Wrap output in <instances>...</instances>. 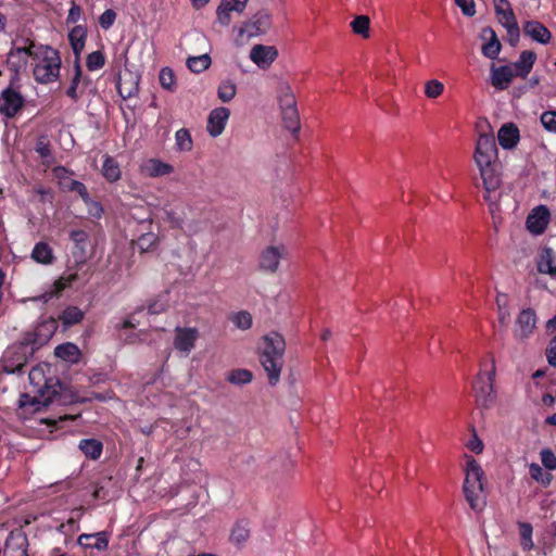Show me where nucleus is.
I'll list each match as a JSON object with an SVG mask.
<instances>
[{
	"instance_id": "1",
	"label": "nucleus",
	"mask_w": 556,
	"mask_h": 556,
	"mask_svg": "<svg viewBox=\"0 0 556 556\" xmlns=\"http://www.w3.org/2000/svg\"><path fill=\"white\" fill-rule=\"evenodd\" d=\"M473 160L479 168V174L482 179L483 188L485 190L484 199L490 204V211L494 214L498 211L497 190L502 184L497 147L493 136L482 134L480 135L473 154Z\"/></svg>"
},
{
	"instance_id": "2",
	"label": "nucleus",
	"mask_w": 556,
	"mask_h": 556,
	"mask_svg": "<svg viewBox=\"0 0 556 556\" xmlns=\"http://www.w3.org/2000/svg\"><path fill=\"white\" fill-rule=\"evenodd\" d=\"M264 341L265 348L261 354L260 361L264 370L267 372L269 384L275 386L280 379L286 343L283 338L277 332L265 336Z\"/></svg>"
},
{
	"instance_id": "3",
	"label": "nucleus",
	"mask_w": 556,
	"mask_h": 556,
	"mask_svg": "<svg viewBox=\"0 0 556 556\" xmlns=\"http://www.w3.org/2000/svg\"><path fill=\"white\" fill-rule=\"evenodd\" d=\"M484 472L478 462L467 456L463 492L470 508L480 511L485 506L482 477Z\"/></svg>"
},
{
	"instance_id": "4",
	"label": "nucleus",
	"mask_w": 556,
	"mask_h": 556,
	"mask_svg": "<svg viewBox=\"0 0 556 556\" xmlns=\"http://www.w3.org/2000/svg\"><path fill=\"white\" fill-rule=\"evenodd\" d=\"M30 382L37 388L38 395L31 399V402H27L28 395L23 394L20 401L21 406L30 404L35 406V409H39L40 406H47L54 401L60 394L61 384L59 380L52 378H46L42 367H35L29 371L28 376Z\"/></svg>"
},
{
	"instance_id": "5",
	"label": "nucleus",
	"mask_w": 556,
	"mask_h": 556,
	"mask_svg": "<svg viewBox=\"0 0 556 556\" xmlns=\"http://www.w3.org/2000/svg\"><path fill=\"white\" fill-rule=\"evenodd\" d=\"M61 59L56 50L45 48L41 58L34 67L35 79L41 84L52 83L60 74Z\"/></svg>"
},
{
	"instance_id": "6",
	"label": "nucleus",
	"mask_w": 556,
	"mask_h": 556,
	"mask_svg": "<svg viewBox=\"0 0 556 556\" xmlns=\"http://www.w3.org/2000/svg\"><path fill=\"white\" fill-rule=\"evenodd\" d=\"M495 367L482 375H478L473 384V394L477 407L480 409H490L496 403V392L494 389Z\"/></svg>"
},
{
	"instance_id": "7",
	"label": "nucleus",
	"mask_w": 556,
	"mask_h": 556,
	"mask_svg": "<svg viewBox=\"0 0 556 556\" xmlns=\"http://www.w3.org/2000/svg\"><path fill=\"white\" fill-rule=\"evenodd\" d=\"M25 99L20 91L8 87L0 93V114L13 118L24 108Z\"/></svg>"
},
{
	"instance_id": "8",
	"label": "nucleus",
	"mask_w": 556,
	"mask_h": 556,
	"mask_svg": "<svg viewBox=\"0 0 556 556\" xmlns=\"http://www.w3.org/2000/svg\"><path fill=\"white\" fill-rule=\"evenodd\" d=\"M198 338L197 328L176 327L174 348L187 356L194 349Z\"/></svg>"
},
{
	"instance_id": "9",
	"label": "nucleus",
	"mask_w": 556,
	"mask_h": 556,
	"mask_svg": "<svg viewBox=\"0 0 556 556\" xmlns=\"http://www.w3.org/2000/svg\"><path fill=\"white\" fill-rule=\"evenodd\" d=\"M28 540L23 531H12L5 540L3 556H28Z\"/></svg>"
},
{
	"instance_id": "10",
	"label": "nucleus",
	"mask_w": 556,
	"mask_h": 556,
	"mask_svg": "<svg viewBox=\"0 0 556 556\" xmlns=\"http://www.w3.org/2000/svg\"><path fill=\"white\" fill-rule=\"evenodd\" d=\"M270 27V16L266 11L257 12L244 26L240 29L241 35L247 37H255L265 34Z\"/></svg>"
},
{
	"instance_id": "11",
	"label": "nucleus",
	"mask_w": 556,
	"mask_h": 556,
	"mask_svg": "<svg viewBox=\"0 0 556 556\" xmlns=\"http://www.w3.org/2000/svg\"><path fill=\"white\" fill-rule=\"evenodd\" d=\"M229 116L230 111L225 106H219L212 110L207 117V132L214 138L222 135L229 119Z\"/></svg>"
},
{
	"instance_id": "12",
	"label": "nucleus",
	"mask_w": 556,
	"mask_h": 556,
	"mask_svg": "<svg viewBox=\"0 0 556 556\" xmlns=\"http://www.w3.org/2000/svg\"><path fill=\"white\" fill-rule=\"evenodd\" d=\"M536 316L533 309L527 308L520 312L516 319L515 336L519 340L528 338L534 330Z\"/></svg>"
},
{
	"instance_id": "13",
	"label": "nucleus",
	"mask_w": 556,
	"mask_h": 556,
	"mask_svg": "<svg viewBox=\"0 0 556 556\" xmlns=\"http://www.w3.org/2000/svg\"><path fill=\"white\" fill-rule=\"evenodd\" d=\"M278 51L273 46L255 45L250 51V59L261 68H267L277 59Z\"/></svg>"
},
{
	"instance_id": "14",
	"label": "nucleus",
	"mask_w": 556,
	"mask_h": 556,
	"mask_svg": "<svg viewBox=\"0 0 556 556\" xmlns=\"http://www.w3.org/2000/svg\"><path fill=\"white\" fill-rule=\"evenodd\" d=\"M480 38L484 41L481 48L482 54L488 59L495 60L501 52L502 45L494 29L489 26L482 28Z\"/></svg>"
},
{
	"instance_id": "15",
	"label": "nucleus",
	"mask_w": 556,
	"mask_h": 556,
	"mask_svg": "<svg viewBox=\"0 0 556 556\" xmlns=\"http://www.w3.org/2000/svg\"><path fill=\"white\" fill-rule=\"evenodd\" d=\"M549 220V212L548 210L541 205L532 211V213L527 218V228L530 232L534 235H541L544 232L548 225Z\"/></svg>"
},
{
	"instance_id": "16",
	"label": "nucleus",
	"mask_w": 556,
	"mask_h": 556,
	"mask_svg": "<svg viewBox=\"0 0 556 556\" xmlns=\"http://www.w3.org/2000/svg\"><path fill=\"white\" fill-rule=\"evenodd\" d=\"M70 238L74 243L73 256L78 264H85L88 255L86 251L89 235L83 229H73L70 231Z\"/></svg>"
},
{
	"instance_id": "17",
	"label": "nucleus",
	"mask_w": 556,
	"mask_h": 556,
	"mask_svg": "<svg viewBox=\"0 0 556 556\" xmlns=\"http://www.w3.org/2000/svg\"><path fill=\"white\" fill-rule=\"evenodd\" d=\"M285 253V247H268L260 257V267L263 270L275 273L278 269L280 258Z\"/></svg>"
},
{
	"instance_id": "18",
	"label": "nucleus",
	"mask_w": 556,
	"mask_h": 556,
	"mask_svg": "<svg viewBox=\"0 0 556 556\" xmlns=\"http://www.w3.org/2000/svg\"><path fill=\"white\" fill-rule=\"evenodd\" d=\"M34 47L35 45L30 43L28 47H18L11 49V51L8 54V64L15 72L25 68L28 63V59L33 55L37 56V54L33 51Z\"/></svg>"
},
{
	"instance_id": "19",
	"label": "nucleus",
	"mask_w": 556,
	"mask_h": 556,
	"mask_svg": "<svg viewBox=\"0 0 556 556\" xmlns=\"http://www.w3.org/2000/svg\"><path fill=\"white\" fill-rule=\"evenodd\" d=\"M515 76L513 66L491 67V84L496 90L507 89Z\"/></svg>"
},
{
	"instance_id": "20",
	"label": "nucleus",
	"mask_w": 556,
	"mask_h": 556,
	"mask_svg": "<svg viewBox=\"0 0 556 556\" xmlns=\"http://www.w3.org/2000/svg\"><path fill=\"white\" fill-rule=\"evenodd\" d=\"M77 542L84 548L105 551L109 546V534L105 531L92 534L84 533L78 536Z\"/></svg>"
},
{
	"instance_id": "21",
	"label": "nucleus",
	"mask_w": 556,
	"mask_h": 556,
	"mask_svg": "<svg viewBox=\"0 0 556 556\" xmlns=\"http://www.w3.org/2000/svg\"><path fill=\"white\" fill-rule=\"evenodd\" d=\"M538 270L556 278V253L552 248H544L539 254Z\"/></svg>"
},
{
	"instance_id": "22",
	"label": "nucleus",
	"mask_w": 556,
	"mask_h": 556,
	"mask_svg": "<svg viewBox=\"0 0 556 556\" xmlns=\"http://www.w3.org/2000/svg\"><path fill=\"white\" fill-rule=\"evenodd\" d=\"M523 31L533 40L546 45L552 38L551 31L540 22L528 21L523 26Z\"/></svg>"
},
{
	"instance_id": "23",
	"label": "nucleus",
	"mask_w": 556,
	"mask_h": 556,
	"mask_svg": "<svg viewBox=\"0 0 556 556\" xmlns=\"http://www.w3.org/2000/svg\"><path fill=\"white\" fill-rule=\"evenodd\" d=\"M536 60V55L533 51L526 50L522 51L519 59L513 63L510 66L514 67V72L516 76L521 78H526L528 74L531 72L533 64Z\"/></svg>"
},
{
	"instance_id": "24",
	"label": "nucleus",
	"mask_w": 556,
	"mask_h": 556,
	"mask_svg": "<svg viewBox=\"0 0 556 556\" xmlns=\"http://www.w3.org/2000/svg\"><path fill=\"white\" fill-rule=\"evenodd\" d=\"M497 139L502 148H514L519 140V130L517 126L511 123L503 125L497 132Z\"/></svg>"
},
{
	"instance_id": "25",
	"label": "nucleus",
	"mask_w": 556,
	"mask_h": 556,
	"mask_svg": "<svg viewBox=\"0 0 556 556\" xmlns=\"http://www.w3.org/2000/svg\"><path fill=\"white\" fill-rule=\"evenodd\" d=\"M87 37V28L83 25H77L68 34V40L73 52L75 54V62H79L80 53L84 50Z\"/></svg>"
},
{
	"instance_id": "26",
	"label": "nucleus",
	"mask_w": 556,
	"mask_h": 556,
	"mask_svg": "<svg viewBox=\"0 0 556 556\" xmlns=\"http://www.w3.org/2000/svg\"><path fill=\"white\" fill-rule=\"evenodd\" d=\"M143 172L150 177H161L174 172V167L157 159H150L142 165Z\"/></svg>"
},
{
	"instance_id": "27",
	"label": "nucleus",
	"mask_w": 556,
	"mask_h": 556,
	"mask_svg": "<svg viewBox=\"0 0 556 556\" xmlns=\"http://www.w3.org/2000/svg\"><path fill=\"white\" fill-rule=\"evenodd\" d=\"M285 127L292 134H298L300 130V117L296 110V104L280 105Z\"/></svg>"
},
{
	"instance_id": "28",
	"label": "nucleus",
	"mask_w": 556,
	"mask_h": 556,
	"mask_svg": "<svg viewBox=\"0 0 556 556\" xmlns=\"http://www.w3.org/2000/svg\"><path fill=\"white\" fill-rule=\"evenodd\" d=\"M250 538V525L245 519L236 521L230 531V542L237 546H242Z\"/></svg>"
},
{
	"instance_id": "29",
	"label": "nucleus",
	"mask_w": 556,
	"mask_h": 556,
	"mask_svg": "<svg viewBox=\"0 0 556 556\" xmlns=\"http://www.w3.org/2000/svg\"><path fill=\"white\" fill-rule=\"evenodd\" d=\"M117 90L123 99H129L139 91V78L129 74V78L121 77L117 83Z\"/></svg>"
},
{
	"instance_id": "30",
	"label": "nucleus",
	"mask_w": 556,
	"mask_h": 556,
	"mask_svg": "<svg viewBox=\"0 0 556 556\" xmlns=\"http://www.w3.org/2000/svg\"><path fill=\"white\" fill-rule=\"evenodd\" d=\"M54 354L56 357L73 364L77 363L81 355L78 346L71 342L58 345L54 350Z\"/></svg>"
},
{
	"instance_id": "31",
	"label": "nucleus",
	"mask_w": 556,
	"mask_h": 556,
	"mask_svg": "<svg viewBox=\"0 0 556 556\" xmlns=\"http://www.w3.org/2000/svg\"><path fill=\"white\" fill-rule=\"evenodd\" d=\"M31 258L39 264L50 265L54 261L53 250L46 242H38L31 251Z\"/></svg>"
},
{
	"instance_id": "32",
	"label": "nucleus",
	"mask_w": 556,
	"mask_h": 556,
	"mask_svg": "<svg viewBox=\"0 0 556 556\" xmlns=\"http://www.w3.org/2000/svg\"><path fill=\"white\" fill-rule=\"evenodd\" d=\"M78 448L84 453L86 457L96 460L101 456L103 445L97 439H84L79 442Z\"/></svg>"
},
{
	"instance_id": "33",
	"label": "nucleus",
	"mask_w": 556,
	"mask_h": 556,
	"mask_svg": "<svg viewBox=\"0 0 556 556\" xmlns=\"http://www.w3.org/2000/svg\"><path fill=\"white\" fill-rule=\"evenodd\" d=\"M74 77L72 78L71 85L66 90V94L73 100L77 101L84 93V88H80L81 83V67L79 62H74Z\"/></svg>"
},
{
	"instance_id": "34",
	"label": "nucleus",
	"mask_w": 556,
	"mask_h": 556,
	"mask_svg": "<svg viewBox=\"0 0 556 556\" xmlns=\"http://www.w3.org/2000/svg\"><path fill=\"white\" fill-rule=\"evenodd\" d=\"M175 144L177 150L189 152L192 150L193 141L190 131L187 128H180L175 134Z\"/></svg>"
},
{
	"instance_id": "35",
	"label": "nucleus",
	"mask_w": 556,
	"mask_h": 556,
	"mask_svg": "<svg viewBox=\"0 0 556 556\" xmlns=\"http://www.w3.org/2000/svg\"><path fill=\"white\" fill-rule=\"evenodd\" d=\"M211 65V56L207 53L189 56L187 60L188 68L193 73H202Z\"/></svg>"
},
{
	"instance_id": "36",
	"label": "nucleus",
	"mask_w": 556,
	"mask_h": 556,
	"mask_svg": "<svg viewBox=\"0 0 556 556\" xmlns=\"http://www.w3.org/2000/svg\"><path fill=\"white\" fill-rule=\"evenodd\" d=\"M84 318V312L76 306L66 307L60 319L65 326H73L80 323Z\"/></svg>"
},
{
	"instance_id": "37",
	"label": "nucleus",
	"mask_w": 556,
	"mask_h": 556,
	"mask_svg": "<svg viewBox=\"0 0 556 556\" xmlns=\"http://www.w3.org/2000/svg\"><path fill=\"white\" fill-rule=\"evenodd\" d=\"M102 172H103L104 177L110 181H116L121 177V170H119L118 164L111 156L105 157V160L103 162V166H102Z\"/></svg>"
},
{
	"instance_id": "38",
	"label": "nucleus",
	"mask_w": 556,
	"mask_h": 556,
	"mask_svg": "<svg viewBox=\"0 0 556 556\" xmlns=\"http://www.w3.org/2000/svg\"><path fill=\"white\" fill-rule=\"evenodd\" d=\"M237 93V86L231 80H224L219 84L217 96L223 102H230Z\"/></svg>"
},
{
	"instance_id": "39",
	"label": "nucleus",
	"mask_w": 556,
	"mask_h": 556,
	"mask_svg": "<svg viewBox=\"0 0 556 556\" xmlns=\"http://www.w3.org/2000/svg\"><path fill=\"white\" fill-rule=\"evenodd\" d=\"M533 528L529 522L519 523L520 544L525 551H530L533 547L532 541Z\"/></svg>"
},
{
	"instance_id": "40",
	"label": "nucleus",
	"mask_w": 556,
	"mask_h": 556,
	"mask_svg": "<svg viewBox=\"0 0 556 556\" xmlns=\"http://www.w3.org/2000/svg\"><path fill=\"white\" fill-rule=\"evenodd\" d=\"M159 80L164 89L170 92H174L176 90V78L172 68L163 67L160 71Z\"/></svg>"
},
{
	"instance_id": "41",
	"label": "nucleus",
	"mask_w": 556,
	"mask_h": 556,
	"mask_svg": "<svg viewBox=\"0 0 556 556\" xmlns=\"http://www.w3.org/2000/svg\"><path fill=\"white\" fill-rule=\"evenodd\" d=\"M369 24H370V20L368 16L359 15V16H356L352 21L351 27L355 34L361 35L364 38H368L369 37Z\"/></svg>"
},
{
	"instance_id": "42",
	"label": "nucleus",
	"mask_w": 556,
	"mask_h": 556,
	"mask_svg": "<svg viewBox=\"0 0 556 556\" xmlns=\"http://www.w3.org/2000/svg\"><path fill=\"white\" fill-rule=\"evenodd\" d=\"M505 18H506L505 25H503V26L507 30L509 42L514 46L519 40V36H520L519 26H518L515 15L508 14V18H507V16Z\"/></svg>"
},
{
	"instance_id": "43",
	"label": "nucleus",
	"mask_w": 556,
	"mask_h": 556,
	"mask_svg": "<svg viewBox=\"0 0 556 556\" xmlns=\"http://www.w3.org/2000/svg\"><path fill=\"white\" fill-rule=\"evenodd\" d=\"M230 320L241 330H248L252 326V315L247 311H240L232 314L230 316Z\"/></svg>"
},
{
	"instance_id": "44",
	"label": "nucleus",
	"mask_w": 556,
	"mask_h": 556,
	"mask_svg": "<svg viewBox=\"0 0 556 556\" xmlns=\"http://www.w3.org/2000/svg\"><path fill=\"white\" fill-rule=\"evenodd\" d=\"M252 377L248 369H236L229 372L227 380L232 384H245L251 382Z\"/></svg>"
},
{
	"instance_id": "45",
	"label": "nucleus",
	"mask_w": 556,
	"mask_h": 556,
	"mask_svg": "<svg viewBox=\"0 0 556 556\" xmlns=\"http://www.w3.org/2000/svg\"><path fill=\"white\" fill-rule=\"evenodd\" d=\"M444 91L443 83L438 79H430L425 83V94L429 99L439 98Z\"/></svg>"
},
{
	"instance_id": "46",
	"label": "nucleus",
	"mask_w": 556,
	"mask_h": 556,
	"mask_svg": "<svg viewBox=\"0 0 556 556\" xmlns=\"http://www.w3.org/2000/svg\"><path fill=\"white\" fill-rule=\"evenodd\" d=\"M529 475L532 479H534L538 482H541L544 485H547L551 482V475L545 473L542 467L536 463H532L529 465Z\"/></svg>"
},
{
	"instance_id": "47",
	"label": "nucleus",
	"mask_w": 556,
	"mask_h": 556,
	"mask_svg": "<svg viewBox=\"0 0 556 556\" xmlns=\"http://www.w3.org/2000/svg\"><path fill=\"white\" fill-rule=\"evenodd\" d=\"M494 7H495V13L498 17V22L502 25H505V20H506L505 17L506 16L508 17V14L515 15L510 8L508 0H495Z\"/></svg>"
},
{
	"instance_id": "48",
	"label": "nucleus",
	"mask_w": 556,
	"mask_h": 556,
	"mask_svg": "<svg viewBox=\"0 0 556 556\" xmlns=\"http://www.w3.org/2000/svg\"><path fill=\"white\" fill-rule=\"evenodd\" d=\"M87 67L89 71H97L104 66L105 58L101 51H93L87 56Z\"/></svg>"
},
{
	"instance_id": "49",
	"label": "nucleus",
	"mask_w": 556,
	"mask_h": 556,
	"mask_svg": "<svg viewBox=\"0 0 556 556\" xmlns=\"http://www.w3.org/2000/svg\"><path fill=\"white\" fill-rule=\"evenodd\" d=\"M157 242V237L153 232L143 233L139 237L137 241V245L140 251L147 252L155 247Z\"/></svg>"
},
{
	"instance_id": "50",
	"label": "nucleus",
	"mask_w": 556,
	"mask_h": 556,
	"mask_svg": "<svg viewBox=\"0 0 556 556\" xmlns=\"http://www.w3.org/2000/svg\"><path fill=\"white\" fill-rule=\"evenodd\" d=\"M541 123L546 130L556 132V111L544 112L541 115Z\"/></svg>"
},
{
	"instance_id": "51",
	"label": "nucleus",
	"mask_w": 556,
	"mask_h": 556,
	"mask_svg": "<svg viewBox=\"0 0 556 556\" xmlns=\"http://www.w3.org/2000/svg\"><path fill=\"white\" fill-rule=\"evenodd\" d=\"M279 101H280V105H289L290 106L292 104H296L295 98H294L289 85L283 84L280 86Z\"/></svg>"
},
{
	"instance_id": "52",
	"label": "nucleus",
	"mask_w": 556,
	"mask_h": 556,
	"mask_svg": "<svg viewBox=\"0 0 556 556\" xmlns=\"http://www.w3.org/2000/svg\"><path fill=\"white\" fill-rule=\"evenodd\" d=\"M67 189L73 192H77L85 203H89L90 197L86 186L78 180H71L67 185Z\"/></svg>"
},
{
	"instance_id": "53",
	"label": "nucleus",
	"mask_w": 556,
	"mask_h": 556,
	"mask_svg": "<svg viewBox=\"0 0 556 556\" xmlns=\"http://www.w3.org/2000/svg\"><path fill=\"white\" fill-rule=\"evenodd\" d=\"M540 455H541L542 465L546 469H549V470L556 469V456L551 450L544 448L541 451Z\"/></svg>"
},
{
	"instance_id": "54",
	"label": "nucleus",
	"mask_w": 556,
	"mask_h": 556,
	"mask_svg": "<svg viewBox=\"0 0 556 556\" xmlns=\"http://www.w3.org/2000/svg\"><path fill=\"white\" fill-rule=\"evenodd\" d=\"M115 18L116 13L113 10L108 9L99 17V23L102 28L109 29L114 24Z\"/></svg>"
},
{
	"instance_id": "55",
	"label": "nucleus",
	"mask_w": 556,
	"mask_h": 556,
	"mask_svg": "<svg viewBox=\"0 0 556 556\" xmlns=\"http://www.w3.org/2000/svg\"><path fill=\"white\" fill-rule=\"evenodd\" d=\"M455 3L462 10L464 15L473 16L476 14L473 0H455Z\"/></svg>"
},
{
	"instance_id": "56",
	"label": "nucleus",
	"mask_w": 556,
	"mask_h": 556,
	"mask_svg": "<svg viewBox=\"0 0 556 556\" xmlns=\"http://www.w3.org/2000/svg\"><path fill=\"white\" fill-rule=\"evenodd\" d=\"M235 11V9H228L225 2H223L217 9V18L220 24L228 25L230 21L229 12Z\"/></svg>"
},
{
	"instance_id": "57",
	"label": "nucleus",
	"mask_w": 556,
	"mask_h": 556,
	"mask_svg": "<svg viewBox=\"0 0 556 556\" xmlns=\"http://www.w3.org/2000/svg\"><path fill=\"white\" fill-rule=\"evenodd\" d=\"M166 306L167 305L163 300L157 299V300L152 301L149 304L148 312H149V314H152V315L160 314L166 309Z\"/></svg>"
},
{
	"instance_id": "58",
	"label": "nucleus",
	"mask_w": 556,
	"mask_h": 556,
	"mask_svg": "<svg viewBox=\"0 0 556 556\" xmlns=\"http://www.w3.org/2000/svg\"><path fill=\"white\" fill-rule=\"evenodd\" d=\"M467 446L471 452L476 454H480L483 451V443L476 433L473 434L472 439L468 442Z\"/></svg>"
},
{
	"instance_id": "59",
	"label": "nucleus",
	"mask_w": 556,
	"mask_h": 556,
	"mask_svg": "<svg viewBox=\"0 0 556 556\" xmlns=\"http://www.w3.org/2000/svg\"><path fill=\"white\" fill-rule=\"evenodd\" d=\"M546 357L552 366H556V336L552 339L549 348L546 350Z\"/></svg>"
},
{
	"instance_id": "60",
	"label": "nucleus",
	"mask_w": 556,
	"mask_h": 556,
	"mask_svg": "<svg viewBox=\"0 0 556 556\" xmlns=\"http://www.w3.org/2000/svg\"><path fill=\"white\" fill-rule=\"evenodd\" d=\"M81 16V9L77 4L73 3L68 11V15L66 18L67 23H76Z\"/></svg>"
},
{
	"instance_id": "61",
	"label": "nucleus",
	"mask_w": 556,
	"mask_h": 556,
	"mask_svg": "<svg viewBox=\"0 0 556 556\" xmlns=\"http://www.w3.org/2000/svg\"><path fill=\"white\" fill-rule=\"evenodd\" d=\"M166 219L172 224L173 227H181L184 224V219L180 216H176L175 212L172 210L165 211Z\"/></svg>"
},
{
	"instance_id": "62",
	"label": "nucleus",
	"mask_w": 556,
	"mask_h": 556,
	"mask_svg": "<svg viewBox=\"0 0 556 556\" xmlns=\"http://www.w3.org/2000/svg\"><path fill=\"white\" fill-rule=\"evenodd\" d=\"M77 278L76 274H71L68 277H61L59 280H56L55 286L59 291L64 290L67 288L73 281H75Z\"/></svg>"
},
{
	"instance_id": "63",
	"label": "nucleus",
	"mask_w": 556,
	"mask_h": 556,
	"mask_svg": "<svg viewBox=\"0 0 556 556\" xmlns=\"http://www.w3.org/2000/svg\"><path fill=\"white\" fill-rule=\"evenodd\" d=\"M36 151L42 159H47V157L51 156V151H50L49 144L47 142H45L43 140H39L37 142Z\"/></svg>"
},
{
	"instance_id": "64",
	"label": "nucleus",
	"mask_w": 556,
	"mask_h": 556,
	"mask_svg": "<svg viewBox=\"0 0 556 556\" xmlns=\"http://www.w3.org/2000/svg\"><path fill=\"white\" fill-rule=\"evenodd\" d=\"M228 5V9H235L237 12L243 11L248 0H223Z\"/></svg>"
}]
</instances>
